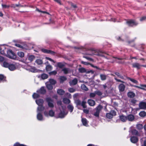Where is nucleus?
I'll return each instance as SVG.
<instances>
[{
    "mask_svg": "<svg viewBox=\"0 0 146 146\" xmlns=\"http://www.w3.org/2000/svg\"><path fill=\"white\" fill-rule=\"evenodd\" d=\"M125 86L123 84H120L118 86V88L120 92H123L125 89Z\"/></svg>",
    "mask_w": 146,
    "mask_h": 146,
    "instance_id": "0eeeda50",
    "label": "nucleus"
},
{
    "mask_svg": "<svg viewBox=\"0 0 146 146\" xmlns=\"http://www.w3.org/2000/svg\"><path fill=\"white\" fill-rule=\"evenodd\" d=\"M57 66L60 68H62L64 66V65L61 62H58L57 64Z\"/></svg>",
    "mask_w": 146,
    "mask_h": 146,
    "instance_id": "8fccbe9b",
    "label": "nucleus"
},
{
    "mask_svg": "<svg viewBox=\"0 0 146 146\" xmlns=\"http://www.w3.org/2000/svg\"><path fill=\"white\" fill-rule=\"evenodd\" d=\"M33 97L34 98H36L39 97V95L38 94L34 93L33 95Z\"/></svg>",
    "mask_w": 146,
    "mask_h": 146,
    "instance_id": "3c124183",
    "label": "nucleus"
},
{
    "mask_svg": "<svg viewBox=\"0 0 146 146\" xmlns=\"http://www.w3.org/2000/svg\"><path fill=\"white\" fill-rule=\"evenodd\" d=\"M67 108L72 112L74 109V107L71 104H69L67 106Z\"/></svg>",
    "mask_w": 146,
    "mask_h": 146,
    "instance_id": "2f4dec72",
    "label": "nucleus"
},
{
    "mask_svg": "<svg viewBox=\"0 0 146 146\" xmlns=\"http://www.w3.org/2000/svg\"><path fill=\"white\" fill-rule=\"evenodd\" d=\"M1 5L3 8L4 9H8L10 7V6L9 5H6L3 4H2Z\"/></svg>",
    "mask_w": 146,
    "mask_h": 146,
    "instance_id": "864d4df0",
    "label": "nucleus"
},
{
    "mask_svg": "<svg viewBox=\"0 0 146 146\" xmlns=\"http://www.w3.org/2000/svg\"><path fill=\"white\" fill-rule=\"evenodd\" d=\"M78 82V80L75 78L69 82V84L71 86H73L76 85Z\"/></svg>",
    "mask_w": 146,
    "mask_h": 146,
    "instance_id": "1a4fd4ad",
    "label": "nucleus"
},
{
    "mask_svg": "<svg viewBox=\"0 0 146 146\" xmlns=\"http://www.w3.org/2000/svg\"><path fill=\"white\" fill-rule=\"evenodd\" d=\"M44 109V107L42 105L39 106L37 108V112H39L40 111H43Z\"/></svg>",
    "mask_w": 146,
    "mask_h": 146,
    "instance_id": "f8f14e48",
    "label": "nucleus"
},
{
    "mask_svg": "<svg viewBox=\"0 0 146 146\" xmlns=\"http://www.w3.org/2000/svg\"><path fill=\"white\" fill-rule=\"evenodd\" d=\"M37 113L38 114L37 115V119L39 120H42L43 119L42 115L39 112Z\"/></svg>",
    "mask_w": 146,
    "mask_h": 146,
    "instance_id": "393cba45",
    "label": "nucleus"
},
{
    "mask_svg": "<svg viewBox=\"0 0 146 146\" xmlns=\"http://www.w3.org/2000/svg\"><path fill=\"white\" fill-rule=\"evenodd\" d=\"M27 69L33 72H37V70L35 67L30 66H27Z\"/></svg>",
    "mask_w": 146,
    "mask_h": 146,
    "instance_id": "39448f33",
    "label": "nucleus"
},
{
    "mask_svg": "<svg viewBox=\"0 0 146 146\" xmlns=\"http://www.w3.org/2000/svg\"><path fill=\"white\" fill-rule=\"evenodd\" d=\"M49 73L50 75H55L57 74V72L55 70H54L49 72Z\"/></svg>",
    "mask_w": 146,
    "mask_h": 146,
    "instance_id": "603ef678",
    "label": "nucleus"
},
{
    "mask_svg": "<svg viewBox=\"0 0 146 146\" xmlns=\"http://www.w3.org/2000/svg\"><path fill=\"white\" fill-rule=\"evenodd\" d=\"M42 51L44 53H50L52 54H54L55 53V52L54 51L46 49H42Z\"/></svg>",
    "mask_w": 146,
    "mask_h": 146,
    "instance_id": "9b49d317",
    "label": "nucleus"
},
{
    "mask_svg": "<svg viewBox=\"0 0 146 146\" xmlns=\"http://www.w3.org/2000/svg\"><path fill=\"white\" fill-rule=\"evenodd\" d=\"M11 7L13 8H15L16 7H26L25 5H21L20 4H12L11 6Z\"/></svg>",
    "mask_w": 146,
    "mask_h": 146,
    "instance_id": "ddd939ff",
    "label": "nucleus"
},
{
    "mask_svg": "<svg viewBox=\"0 0 146 146\" xmlns=\"http://www.w3.org/2000/svg\"><path fill=\"white\" fill-rule=\"evenodd\" d=\"M86 102L84 101L82 102L81 105L84 108H87V105H86Z\"/></svg>",
    "mask_w": 146,
    "mask_h": 146,
    "instance_id": "f704fd0d",
    "label": "nucleus"
},
{
    "mask_svg": "<svg viewBox=\"0 0 146 146\" xmlns=\"http://www.w3.org/2000/svg\"><path fill=\"white\" fill-rule=\"evenodd\" d=\"M14 146H25L23 144H20L19 143H16L14 144Z\"/></svg>",
    "mask_w": 146,
    "mask_h": 146,
    "instance_id": "680f3d73",
    "label": "nucleus"
},
{
    "mask_svg": "<svg viewBox=\"0 0 146 146\" xmlns=\"http://www.w3.org/2000/svg\"><path fill=\"white\" fill-rule=\"evenodd\" d=\"M133 86L137 88L143 90H145V88H146V85H140V86Z\"/></svg>",
    "mask_w": 146,
    "mask_h": 146,
    "instance_id": "a211bd4d",
    "label": "nucleus"
},
{
    "mask_svg": "<svg viewBox=\"0 0 146 146\" xmlns=\"http://www.w3.org/2000/svg\"><path fill=\"white\" fill-rule=\"evenodd\" d=\"M75 102L77 106L81 105L82 103L81 101L79 100H76Z\"/></svg>",
    "mask_w": 146,
    "mask_h": 146,
    "instance_id": "de8ad7c7",
    "label": "nucleus"
},
{
    "mask_svg": "<svg viewBox=\"0 0 146 146\" xmlns=\"http://www.w3.org/2000/svg\"><path fill=\"white\" fill-rule=\"evenodd\" d=\"M137 102L136 100L134 99H133L131 100V103L133 104H135Z\"/></svg>",
    "mask_w": 146,
    "mask_h": 146,
    "instance_id": "052dcab7",
    "label": "nucleus"
},
{
    "mask_svg": "<svg viewBox=\"0 0 146 146\" xmlns=\"http://www.w3.org/2000/svg\"><path fill=\"white\" fill-rule=\"evenodd\" d=\"M104 53L102 52V51H99L98 52H96V54H95L99 56L104 57V56L103 55Z\"/></svg>",
    "mask_w": 146,
    "mask_h": 146,
    "instance_id": "412c9836",
    "label": "nucleus"
},
{
    "mask_svg": "<svg viewBox=\"0 0 146 146\" xmlns=\"http://www.w3.org/2000/svg\"><path fill=\"white\" fill-rule=\"evenodd\" d=\"M139 106L140 109H146V103L142 102L139 104Z\"/></svg>",
    "mask_w": 146,
    "mask_h": 146,
    "instance_id": "423d86ee",
    "label": "nucleus"
},
{
    "mask_svg": "<svg viewBox=\"0 0 146 146\" xmlns=\"http://www.w3.org/2000/svg\"><path fill=\"white\" fill-rule=\"evenodd\" d=\"M35 58L34 56L33 55H30L28 56V59L31 62Z\"/></svg>",
    "mask_w": 146,
    "mask_h": 146,
    "instance_id": "72a5a7b5",
    "label": "nucleus"
},
{
    "mask_svg": "<svg viewBox=\"0 0 146 146\" xmlns=\"http://www.w3.org/2000/svg\"><path fill=\"white\" fill-rule=\"evenodd\" d=\"M100 76L101 80H105L107 78V76L104 74H101L100 75Z\"/></svg>",
    "mask_w": 146,
    "mask_h": 146,
    "instance_id": "c85d7f7f",
    "label": "nucleus"
},
{
    "mask_svg": "<svg viewBox=\"0 0 146 146\" xmlns=\"http://www.w3.org/2000/svg\"><path fill=\"white\" fill-rule=\"evenodd\" d=\"M8 68L11 70H13L16 69V66L14 64H10Z\"/></svg>",
    "mask_w": 146,
    "mask_h": 146,
    "instance_id": "b1692460",
    "label": "nucleus"
},
{
    "mask_svg": "<svg viewBox=\"0 0 146 146\" xmlns=\"http://www.w3.org/2000/svg\"><path fill=\"white\" fill-rule=\"evenodd\" d=\"M37 92L41 94H44L46 93V90L44 88L42 87H41L38 91H37Z\"/></svg>",
    "mask_w": 146,
    "mask_h": 146,
    "instance_id": "f3484780",
    "label": "nucleus"
},
{
    "mask_svg": "<svg viewBox=\"0 0 146 146\" xmlns=\"http://www.w3.org/2000/svg\"><path fill=\"white\" fill-rule=\"evenodd\" d=\"M70 93L74 92L75 91V90L72 88H70L68 89Z\"/></svg>",
    "mask_w": 146,
    "mask_h": 146,
    "instance_id": "13d9d810",
    "label": "nucleus"
},
{
    "mask_svg": "<svg viewBox=\"0 0 146 146\" xmlns=\"http://www.w3.org/2000/svg\"><path fill=\"white\" fill-rule=\"evenodd\" d=\"M36 103L38 106L42 105L44 102V101L43 99H39L36 100Z\"/></svg>",
    "mask_w": 146,
    "mask_h": 146,
    "instance_id": "9d476101",
    "label": "nucleus"
},
{
    "mask_svg": "<svg viewBox=\"0 0 146 146\" xmlns=\"http://www.w3.org/2000/svg\"><path fill=\"white\" fill-rule=\"evenodd\" d=\"M82 122L84 126H87L88 124V121L85 118H82Z\"/></svg>",
    "mask_w": 146,
    "mask_h": 146,
    "instance_id": "bb28decb",
    "label": "nucleus"
},
{
    "mask_svg": "<svg viewBox=\"0 0 146 146\" xmlns=\"http://www.w3.org/2000/svg\"><path fill=\"white\" fill-rule=\"evenodd\" d=\"M35 62L38 65H40L42 64L43 61L42 60L40 59H37L36 61Z\"/></svg>",
    "mask_w": 146,
    "mask_h": 146,
    "instance_id": "e433bc0d",
    "label": "nucleus"
},
{
    "mask_svg": "<svg viewBox=\"0 0 146 146\" xmlns=\"http://www.w3.org/2000/svg\"><path fill=\"white\" fill-rule=\"evenodd\" d=\"M132 67L133 68H137V69H139L141 68V65L138 63H135L132 64Z\"/></svg>",
    "mask_w": 146,
    "mask_h": 146,
    "instance_id": "6e6552de",
    "label": "nucleus"
},
{
    "mask_svg": "<svg viewBox=\"0 0 146 146\" xmlns=\"http://www.w3.org/2000/svg\"><path fill=\"white\" fill-rule=\"evenodd\" d=\"M66 80V78L65 76H61L60 78V82L62 83Z\"/></svg>",
    "mask_w": 146,
    "mask_h": 146,
    "instance_id": "58836bf2",
    "label": "nucleus"
},
{
    "mask_svg": "<svg viewBox=\"0 0 146 146\" xmlns=\"http://www.w3.org/2000/svg\"><path fill=\"white\" fill-rule=\"evenodd\" d=\"M120 118L121 121L123 122L125 121L127 119V117L123 115L120 116Z\"/></svg>",
    "mask_w": 146,
    "mask_h": 146,
    "instance_id": "6ab92c4d",
    "label": "nucleus"
},
{
    "mask_svg": "<svg viewBox=\"0 0 146 146\" xmlns=\"http://www.w3.org/2000/svg\"><path fill=\"white\" fill-rule=\"evenodd\" d=\"M88 103L89 105L91 106H94L95 104V102L92 100H88Z\"/></svg>",
    "mask_w": 146,
    "mask_h": 146,
    "instance_id": "4468645a",
    "label": "nucleus"
},
{
    "mask_svg": "<svg viewBox=\"0 0 146 146\" xmlns=\"http://www.w3.org/2000/svg\"><path fill=\"white\" fill-rule=\"evenodd\" d=\"M136 127L138 129L140 130L143 128V126L141 124H138L136 125Z\"/></svg>",
    "mask_w": 146,
    "mask_h": 146,
    "instance_id": "c03bdc74",
    "label": "nucleus"
},
{
    "mask_svg": "<svg viewBox=\"0 0 146 146\" xmlns=\"http://www.w3.org/2000/svg\"><path fill=\"white\" fill-rule=\"evenodd\" d=\"M63 102L66 104H68L70 103V100L66 98H64L63 100Z\"/></svg>",
    "mask_w": 146,
    "mask_h": 146,
    "instance_id": "473e14b6",
    "label": "nucleus"
},
{
    "mask_svg": "<svg viewBox=\"0 0 146 146\" xmlns=\"http://www.w3.org/2000/svg\"><path fill=\"white\" fill-rule=\"evenodd\" d=\"M67 113L65 114L64 111H61L59 114L58 116V117L59 118H63L64 117V116Z\"/></svg>",
    "mask_w": 146,
    "mask_h": 146,
    "instance_id": "aec40b11",
    "label": "nucleus"
},
{
    "mask_svg": "<svg viewBox=\"0 0 146 146\" xmlns=\"http://www.w3.org/2000/svg\"><path fill=\"white\" fill-rule=\"evenodd\" d=\"M45 58L46 59L50 61H51L52 62H53L54 63H55L56 62L54 61V60H52V59L51 58H50L46 57H45Z\"/></svg>",
    "mask_w": 146,
    "mask_h": 146,
    "instance_id": "bf43d9fd",
    "label": "nucleus"
},
{
    "mask_svg": "<svg viewBox=\"0 0 146 146\" xmlns=\"http://www.w3.org/2000/svg\"><path fill=\"white\" fill-rule=\"evenodd\" d=\"M115 74L117 75V76L121 78H123V77L121 76V75L118 72H116L115 73Z\"/></svg>",
    "mask_w": 146,
    "mask_h": 146,
    "instance_id": "69168bd1",
    "label": "nucleus"
},
{
    "mask_svg": "<svg viewBox=\"0 0 146 146\" xmlns=\"http://www.w3.org/2000/svg\"><path fill=\"white\" fill-rule=\"evenodd\" d=\"M41 77L42 79H45L48 78V76L45 74H43L41 75Z\"/></svg>",
    "mask_w": 146,
    "mask_h": 146,
    "instance_id": "4c0bfd02",
    "label": "nucleus"
},
{
    "mask_svg": "<svg viewBox=\"0 0 146 146\" xmlns=\"http://www.w3.org/2000/svg\"><path fill=\"white\" fill-rule=\"evenodd\" d=\"M57 93L60 95H63L65 93V91L62 89H58L57 91Z\"/></svg>",
    "mask_w": 146,
    "mask_h": 146,
    "instance_id": "cd10ccee",
    "label": "nucleus"
},
{
    "mask_svg": "<svg viewBox=\"0 0 146 146\" xmlns=\"http://www.w3.org/2000/svg\"><path fill=\"white\" fill-rule=\"evenodd\" d=\"M48 82L46 83V87L49 90H51L53 89V87L51 84H48Z\"/></svg>",
    "mask_w": 146,
    "mask_h": 146,
    "instance_id": "c756f323",
    "label": "nucleus"
},
{
    "mask_svg": "<svg viewBox=\"0 0 146 146\" xmlns=\"http://www.w3.org/2000/svg\"><path fill=\"white\" fill-rule=\"evenodd\" d=\"M17 55L21 58H23L24 56V53L21 51H19L17 53Z\"/></svg>",
    "mask_w": 146,
    "mask_h": 146,
    "instance_id": "7c9ffc66",
    "label": "nucleus"
},
{
    "mask_svg": "<svg viewBox=\"0 0 146 146\" xmlns=\"http://www.w3.org/2000/svg\"><path fill=\"white\" fill-rule=\"evenodd\" d=\"M132 133L133 135H138V131L136 129H133L132 131Z\"/></svg>",
    "mask_w": 146,
    "mask_h": 146,
    "instance_id": "09e8293b",
    "label": "nucleus"
},
{
    "mask_svg": "<svg viewBox=\"0 0 146 146\" xmlns=\"http://www.w3.org/2000/svg\"><path fill=\"white\" fill-rule=\"evenodd\" d=\"M10 64L6 62H4L3 63V66L5 68H8Z\"/></svg>",
    "mask_w": 146,
    "mask_h": 146,
    "instance_id": "79ce46f5",
    "label": "nucleus"
},
{
    "mask_svg": "<svg viewBox=\"0 0 146 146\" xmlns=\"http://www.w3.org/2000/svg\"><path fill=\"white\" fill-rule=\"evenodd\" d=\"M62 71L64 72V74H66L70 73L71 72V70L69 68H64L62 69Z\"/></svg>",
    "mask_w": 146,
    "mask_h": 146,
    "instance_id": "dca6fc26",
    "label": "nucleus"
},
{
    "mask_svg": "<svg viewBox=\"0 0 146 146\" xmlns=\"http://www.w3.org/2000/svg\"><path fill=\"white\" fill-rule=\"evenodd\" d=\"M78 71L79 72L82 73H84L86 72V70L85 69L83 68H79L78 69Z\"/></svg>",
    "mask_w": 146,
    "mask_h": 146,
    "instance_id": "49530a36",
    "label": "nucleus"
},
{
    "mask_svg": "<svg viewBox=\"0 0 146 146\" xmlns=\"http://www.w3.org/2000/svg\"><path fill=\"white\" fill-rule=\"evenodd\" d=\"M100 113V112L96 110V112L94 113V115L96 117H98L99 116Z\"/></svg>",
    "mask_w": 146,
    "mask_h": 146,
    "instance_id": "6e6d98bb",
    "label": "nucleus"
},
{
    "mask_svg": "<svg viewBox=\"0 0 146 146\" xmlns=\"http://www.w3.org/2000/svg\"><path fill=\"white\" fill-rule=\"evenodd\" d=\"M7 56L9 58L14 60L16 59V56L14 54L11 50H8L7 51Z\"/></svg>",
    "mask_w": 146,
    "mask_h": 146,
    "instance_id": "f257e3e1",
    "label": "nucleus"
},
{
    "mask_svg": "<svg viewBox=\"0 0 146 146\" xmlns=\"http://www.w3.org/2000/svg\"><path fill=\"white\" fill-rule=\"evenodd\" d=\"M130 80L133 83H138V82L136 80H134L133 79H130Z\"/></svg>",
    "mask_w": 146,
    "mask_h": 146,
    "instance_id": "774afa93",
    "label": "nucleus"
},
{
    "mask_svg": "<svg viewBox=\"0 0 146 146\" xmlns=\"http://www.w3.org/2000/svg\"><path fill=\"white\" fill-rule=\"evenodd\" d=\"M4 76L3 75L0 74V82L4 79Z\"/></svg>",
    "mask_w": 146,
    "mask_h": 146,
    "instance_id": "0e129e2a",
    "label": "nucleus"
},
{
    "mask_svg": "<svg viewBox=\"0 0 146 146\" xmlns=\"http://www.w3.org/2000/svg\"><path fill=\"white\" fill-rule=\"evenodd\" d=\"M127 119L129 121H133L134 119V116L132 115H128L127 117Z\"/></svg>",
    "mask_w": 146,
    "mask_h": 146,
    "instance_id": "5701e85b",
    "label": "nucleus"
},
{
    "mask_svg": "<svg viewBox=\"0 0 146 146\" xmlns=\"http://www.w3.org/2000/svg\"><path fill=\"white\" fill-rule=\"evenodd\" d=\"M15 45L17 46V47H18L19 48H20L21 49H23L24 48L23 47L21 46V45H20V44H15Z\"/></svg>",
    "mask_w": 146,
    "mask_h": 146,
    "instance_id": "e2e57ef3",
    "label": "nucleus"
},
{
    "mask_svg": "<svg viewBox=\"0 0 146 146\" xmlns=\"http://www.w3.org/2000/svg\"><path fill=\"white\" fill-rule=\"evenodd\" d=\"M131 141L133 143H136L138 141V139L136 137H132L131 138Z\"/></svg>",
    "mask_w": 146,
    "mask_h": 146,
    "instance_id": "a878e982",
    "label": "nucleus"
},
{
    "mask_svg": "<svg viewBox=\"0 0 146 146\" xmlns=\"http://www.w3.org/2000/svg\"><path fill=\"white\" fill-rule=\"evenodd\" d=\"M49 82L50 84L52 85H54L56 83V81L52 79H50Z\"/></svg>",
    "mask_w": 146,
    "mask_h": 146,
    "instance_id": "c9c22d12",
    "label": "nucleus"
},
{
    "mask_svg": "<svg viewBox=\"0 0 146 146\" xmlns=\"http://www.w3.org/2000/svg\"><path fill=\"white\" fill-rule=\"evenodd\" d=\"M116 114V113L114 111L111 110L110 113L106 114V117L109 119H111L112 118L113 116H115Z\"/></svg>",
    "mask_w": 146,
    "mask_h": 146,
    "instance_id": "f03ea898",
    "label": "nucleus"
},
{
    "mask_svg": "<svg viewBox=\"0 0 146 146\" xmlns=\"http://www.w3.org/2000/svg\"><path fill=\"white\" fill-rule=\"evenodd\" d=\"M83 111L84 112V113L86 114H88L89 112V110L86 109H84L83 110Z\"/></svg>",
    "mask_w": 146,
    "mask_h": 146,
    "instance_id": "338daca9",
    "label": "nucleus"
},
{
    "mask_svg": "<svg viewBox=\"0 0 146 146\" xmlns=\"http://www.w3.org/2000/svg\"><path fill=\"white\" fill-rule=\"evenodd\" d=\"M102 108V106L100 105H99L96 108V109L97 111L100 112Z\"/></svg>",
    "mask_w": 146,
    "mask_h": 146,
    "instance_id": "a19ab883",
    "label": "nucleus"
},
{
    "mask_svg": "<svg viewBox=\"0 0 146 146\" xmlns=\"http://www.w3.org/2000/svg\"><path fill=\"white\" fill-rule=\"evenodd\" d=\"M139 115L142 117H144L146 115V113L144 111H141L139 113Z\"/></svg>",
    "mask_w": 146,
    "mask_h": 146,
    "instance_id": "ea45409f",
    "label": "nucleus"
},
{
    "mask_svg": "<svg viewBox=\"0 0 146 146\" xmlns=\"http://www.w3.org/2000/svg\"><path fill=\"white\" fill-rule=\"evenodd\" d=\"M49 115L51 117H53L54 115V112L52 110H50L49 111Z\"/></svg>",
    "mask_w": 146,
    "mask_h": 146,
    "instance_id": "37998d69",
    "label": "nucleus"
},
{
    "mask_svg": "<svg viewBox=\"0 0 146 146\" xmlns=\"http://www.w3.org/2000/svg\"><path fill=\"white\" fill-rule=\"evenodd\" d=\"M52 67L50 64L47 65L46 67V70L47 71H50L52 69Z\"/></svg>",
    "mask_w": 146,
    "mask_h": 146,
    "instance_id": "4be33fe9",
    "label": "nucleus"
},
{
    "mask_svg": "<svg viewBox=\"0 0 146 146\" xmlns=\"http://www.w3.org/2000/svg\"><path fill=\"white\" fill-rule=\"evenodd\" d=\"M127 95L129 97L133 98L135 96V94L133 92H129L127 93Z\"/></svg>",
    "mask_w": 146,
    "mask_h": 146,
    "instance_id": "2eb2a0df",
    "label": "nucleus"
},
{
    "mask_svg": "<svg viewBox=\"0 0 146 146\" xmlns=\"http://www.w3.org/2000/svg\"><path fill=\"white\" fill-rule=\"evenodd\" d=\"M81 88L82 89L87 91L88 90V88L84 84H82L81 86Z\"/></svg>",
    "mask_w": 146,
    "mask_h": 146,
    "instance_id": "a18cd8bd",
    "label": "nucleus"
},
{
    "mask_svg": "<svg viewBox=\"0 0 146 146\" xmlns=\"http://www.w3.org/2000/svg\"><path fill=\"white\" fill-rule=\"evenodd\" d=\"M96 95L95 92L94 93H91L90 94V98H93Z\"/></svg>",
    "mask_w": 146,
    "mask_h": 146,
    "instance_id": "4d7b16f0",
    "label": "nucleus"
},
{
    "mask_svg": "<svg viewBox=\"0 0 146 146\" xmlns=\"http://www.w3.org/2000/svg\"><path fill=\"white\" fill-rule=\"evenodd\" d=\"M47 102L48 103V106L50 108H53L54 105L53 103V100L50 98H46V99Z\"/></svg>",
    "mask_w": 146,
    "mask_h": 146,
    "instance_id": "7ed1b4c3",
    "label": "nucleus"
},
{
    "mask_svg": "<svg viewBox=\"0 0 146 146\" xmlns=\"http://www.w3.org/2000/svg\"><path fill=\"white\" fill-rule=\"evenodd\" d=\"M127 23L129 26H132L137 24V23L135 21L132 20L127 21Z\"/></svg>",
    "mask_w": 146,
    "mask_h": 146,
    "instance_id": "20e7f679",
    "label": "nucleus"
},
{
    "mask_svg": "<svg viewBox=\"0 0 146 146\" xmlns=\"http://www.w3.org/2000/svg\"><path fill=\"white\" fill-rule=\"evenodd\" d=\"M95 93L96 94H97L98 96H100L102 95V93L100 91H96Z\"/></svg>",
    "mask_w": 146,
    "mask_h": 146,
    "instance_id": "5fc2aeb1",
    "label": "nucleus"
}]
</instances>
